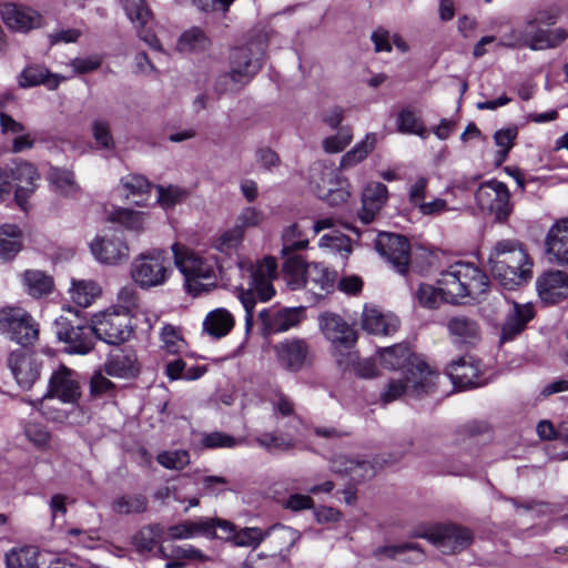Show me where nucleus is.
Wrapping results in <instances>:
<instances>
[{
    "instance_id": "f257e3e1",
    "label": "nucleus",
    "mask_w": 568,
    "mask_h": 568,
    "mask_svg": "<svg viewBox=\"0 0 568 568\" xmlns=\"http://www.w3.org/2000/svg\"><path fill=\"white\" fill-rule=\"evenodd\" d=\"M377 354L383 367L404 372V378L389 381L381 394V399L384 403H392L403 395L418 397L432 390L436 375L424 359L412 353L406 345L397 344L385 347Z\"/></svg>"
},
{
    "instance_id": "f03ea898",
    "label": "nucleus",
    "mask_w": 568,
    "mask_h": 568,
    "mask_svg": "<svg viewBox=\"0 0 568 568\" xmlns=\"http://www.w3.org/2000/svg\"><path fill=\"white\" fill-rule=\"evenodd\" d=\"M488 265L494 278L508 290H514L532 277L534 261L517 240L496 242L489 252Z\"/></svg>"
},
{
    "instance_id": "7ed1b4c3",
    "label": "nucleus",
    "mask_w": 568,
    "mask_h": 568,
    "mask_svg": "<svg viewBox=\"0 0 568 568\" xmlns=\"http://www.w3.org/2000/svg\"><path fill=\"white\" fill-rule=\"evenodd\" d=\"M446 303L462 304L465 298L479 301L489 288L488 276L475 264L458 261L440 272Z\"/></svg>"
},
{
    "instance_id": "20e7f679",
    "label": "nucleus",
    "mask_w": 568,
    "mask_h": 568,
    "mask_svg": "<svg viewBox=\"0 0 568 568\" xmlns=\"http://www.w3.org/2000/svg\"><path fill=\"white\" fill-rule=\"evenodd\" d=\"M263 59L262 43L252 42L234 48L229 57L230 70L216 78L215 91L225 94L242 90L261 70Z\"/></svg>"
},
{
    "instance_id": "39448f33",
    "label": "nucleus",
    "mask_w": 568,
    "mask_h": 568,
    "mask_svg": "<svg viewBox=\"0 0 568 568\" xmlns=\"http://www.w3.org/2000/svg\"><path fill=\"white\" fill-rule=\"evenodd\" d=\"M174 264L184 276L187 290L199 294L206 285L216 280L220 268L217 257L210 251L199 252L185 245L175 243L172 245Z\"/></svg>"
},
{
    "instance_id": "423d86ee",
    "label": "nucleus",
    "mask_w": 568,
    "mask_h": 568,
    "mask_svg": "<svg viewBox=\"0 0 568 568\" xmlns=\"http://www.w3.org/2000/svg\"><path fill=\"white\" fill-rule=\"evenodd\" d=\"M276 270L277 264L273 257H265L247 268L251 277L250 287L247 290L241 288L237 295L246 313L245 326L247 332L251 331L253 325L255 295H257L262 302H267L275 294L272 281L276 277Z\"/></svg>"
},
{
    "instance_id": "0eeeda50",
    "label": "nucleus",
    "mask_w": 568,
    "mask_h": 568,
    "mask_svg": "<svg viewBox=\"0 0 568 568\" xmlns=\"http://www.w3.org/2000/svg\"><path fill=\"white\" fill-rule=\"evenodd\" d=\"M171 274V258L168 252L161 248L142 252L131 263V278L142 290L164 285Z\"/></svg>"
},
{
    "instance_id": "6e6552de",
    "label": "nucleus",
    "mask_w": 568,
    "mask_h": 568,
    "mask_svg": "<svg viewBox=\"0 0 568 568\" xmlns=\"http://www.w3.org/2000/svg\"><path fill=\"white\" fill-rule=\"evenodd\" d=\"M339 170L324 162H316L310 168L308 179L313 191L332 206L346 203L351 196V184L341 176Z\"/></svg>"
},
{
    "instance_id": "1a4fd4ad",
    "label": "nucleus",
    "mask_w": 568,
    "mask_h": 568,
    "mask_svg": "<svg viewBox=\"0 0 568 568\" xmlns=\"http://www.w3.org/2000/svg\"><path fill=\"white\" fill-rule=\"evenodd\" d=\"M54 326L57 337L65 343L68 353L83 355L92 351L97 338L94 323L88 324L79 312L69 310L67 315L55 320Z\"/></svg>"
},
{
    "instance_id": "9d476101",
    "label": "nucleus",
    "mask_w": 568,
    "mask_h": 568,
    "mask_svg": "<svg viewBox=\"0 0 568 568\" xmlns=\"http://www.w3.org/2000/svg\"><path fill=\"white\" fill-rule=\"evenodd\" d=\"M0 328L22 346L33 345L39 337V324L29 312L17 306L0 311Z\"/></svg>"
},
{
    "instance_id": "9b49d317",
    "label": "nucleus",
    "mask_w": 568,
    "mask_h": 568,
    "mask_svg": "<svg viewBox=\"0 0 568 568\" xmlns=\"http://www.w3.org/2000/svg\"><path fill=\"white\" fill-rule=\"evenodd\" d=\"M475 200L479 210L496 221H505L511 212L510 192L500 181L490 180L479 185Z\"/></svg>"
},
{
    "instance_id": "f8f14e48",
    "label": "nucleus",
    "mask_w": 568,
    "mask_h": 568,
    "mask_svg": "<svg viewBox=\"0 0 568 568\" xmlns=\"http://www.w3.org/2000/svg\"><path fill=\"white\" fill-rule=\"evenodd\" d=\"M422 537L447 555L460 552L467 549L474 541L473 531L457 524L434 526L427 529Z\"/></svg>"
},
{
    "instance_id": "ddd939ff",
    "label": "nucleus",
    "mask_w": 568,
    "mask_h": 568,
    "mask_svg": "<svg viewBox=\"0 0 568 568\" xmlns=\"http://www.w3.org/2000/svg\"><path fill=\"white\" fill-rule=\"evenodd\" d=\"M97 338L110 345H119L126 342L133 333L131 317L126 313H120L116 308H109L94 315Z\"/></svg>"
},
{
    "instance_id": "4468645a",
    "label": "nucleus",
    "mask_w": 568,
    "mask_h": 568,
    "mask_svg": "<svg viewBox=\"0 0 568 568\" xmlns=\"http://www.w3.org/2000/svg\"><path fill=\"white\" fill-rule=\"evenodd\" d=\"M216 529L226 532V537L232 532V524L220 518L201 517L196 520H183L168 527L166 536L169 540L191 539L199 536L207 538H217Z\"/></svg>"
},
{
    "instance_id": "2eb2a0df",
    "label": "nucleus",
    "mask_w": 568,
    "mask_h": 568,
    "mask_svg": "<svg viewBox=\"0 0 568 568\" xmlns=\"http://www.w3.org/2000/svg\"><path fill=\"white\" fill-rule=\"evenodd\" d=\"M375 247L394 266L396 272L405 274L408 271L410 245L406 237L383 232L377 235Z\"/></svg>"
},
{
    "instance_id": "dca6fc26",
    "label": "nucleus",
    "mask_w": 568,
    "mask_h": 568,
    "mask_svg": "<svg viewBox=\"0 0 568 568\" xmlns=\"http://www.w3.org/2000/svg\"><path fill=\"white\" fill-rule=\"evenodd\" d=\"M124 11L131 22L134 24L139 38L151 49L162 51V45L155 33L148 28L152 21L153 14L146 0H121Z\"/></svg>"
},
{
    "instance_id": "f3484780",
    "label": "nucleus",
    "mask_w": 568,
    "mask_h": 568,
    "mask_svg": "<svg viewBox=\"0 0 568 568\" xmlns=\"http://www.w3.org/2000/svg\"><path fill=\"white\" fill-rule=\"evenodd\" d=\"M320 326L325 337L333 344L336 354L342 348H352L356 343L355 329L337 314L325 313L321 315Z\"/></svg>"
},
{
    "instance_id": "a211bd4d",
    "label": "nucleus",
    "mask_w": 568,
    "mask_h": 568,
    "mask_svg": "<svg viewBox=\"0 0 568 568\" xmlns=\"http://www.w3.org/2000/svg\"><path fill=\"white\" fill-rule=\"evenodd\" d=\"M539 298L545 304H557L568 298V273L560 270H548L536 280Z\"/></svg>"
},
{
    "instance_id": "6ab92c4d",
    "label": "nucleus",
    "mask_w": 568,
    "mask_h": 568,
    "mask_svg": "<svg viewBox=\"0 0 568 568\" xmlns=\"http://www.w3.org/2000/svg\"><path fill=\"white\" fill-rule=\"evenodd\" d=\"M526 48L532 51L554 49L560 45L568 37L562 28L546 29L527 17L525 22Z\"/></svg>"
},
{
    "instance_id": "aec40b11",
    "label": "nucleus",
    "mask_w": 568,
    "mask_h": 568,
    "mask_svg": "<svg viewBox=\"0 0 568 568\" xmlns=\"http://www.w3.org/2000/svg\"><path fill=\"white\" fill-rule=\"evenodd\" d=\"M268 334L285 332L297 326L304 318V307L265 308L258 314Z\"/></svg>"
},
{
    "instance_id": "412c9836",
    "label": "nucleus",
    "mask_w": 568,
    "mask_h": 568,
    "mask_svg": "<svg viewBox=\"0 0 568 568\" xmlns=\"http://www.w3.org/2000/svg\"><path fill=\"white\" fill-rule=\"evenodd\" d=\"M47 394L58 398L63 404H77L81 397V390L75 373L65 366H61L52 374Z\"/></svg>"
},
{
    "instance_id": "4be33fe9",
    "label": "nucleus",
    "mask_w": 568,
    "mask_h": 568,
    "mask_svg": "<svg viewBox=\"0 0 568 568\" xmlns=\"http://www.w3.org/2000/svg\"><path fill=\"white\" fill-rule=\"evenodd\" d=\"M280 364L286 369L300 371L311 358L310 346L305 339L287 338L275 346Z\"/></svg>"
},
{
    "instance_id": "5701e85b",
    "label": "nucleus",
    "mask_w": 568,
    "mask_h": 568,
    "mask_svg": "<svg viewBox=\"0 0 568 568\" xmlns=\"http://www.w3.org/2000/svg\"><path fill=\"white\" fill-rule=\"evenodd\" d=\"M0 14L8 28L20 32H28L41 24V16L22 4L4 3L0 8Z\"/></svg>"
},
{
    "instance_id": "b1692460",
    "label": "nucleus",
    "mask_w": 568,
    "mask_h": 568,
    "mask_svg": "<svg viewBox=\"0 0 568 568\" xmlns=\"http://www.w3.org/2000/svg\"><path fill=\"white\" fill-rule=\"evenodd\" d=\"M298 538L300 535L296 530L283 525H275L265 531V539L268 540L273 550V554L270 555L273 566H278L287 560L286 554Z\"/></svg>"
},
{
    "instance_id": "393cba45",
    "label": "nucleus",
    "mask_w": 568,
    "mask_h": 568,
    "mask_svg": "<svg viewBox=\"0 0 568 568\" xmlns=\"http://www.w3.org/2000/svg\"><path fill=\"white\" fill-rule=\"evenodd\" d=\"M9 367L22 389H29L40 376V366L33 356L24 351H17L9 356Z\"/></svg>"
},
{
    "instance_id": "a878e982",
    "label": "nucleus",
    "mask_w": 568,
    "mask_h": 568,
    "mask_svg": "<svg viewBox=\"0 0 568 568\" xmlns=\"http://www.w3.org/2000/svg\"><path fill=\"white\" fill-rule=\"evenodd\" d=\"M534 316L535 310L531 303L511 302L501 326V342L510 341L519 335Z\"/></svg>"
},
{
    "instance_id": "bb28decb",
    "label": "nucleus",
    "mask_w": 568,
    "mask_h": 568,
    "mask_svg": "<svg viewBox=\"0 0 568 568\" xmlns=\"http://www.w3.org/2000/svg\"><path fill=\"white\" fill-rule=\"evenodd\" d=\"M11 176L17 182L16 201L22 210H27V200L36 191L40 174L31 163H18L11 170Z\"/></svg>"
},
{
    "instance_id": "cd10ccee",
    "label": "nucleus",
    "mask_w": 568,
    "mask_h": 568,
    "mask_svg": "<svg viewBox=\"0 0 568 568\" xmlns=\"http://www.w3.org/2000/svg\"><path fill=\"white\" fill-rule=\"evenodd\" d=\"M446 327L450 338L456 344L475 345L481 338L479 323L466 315L449 317Z\"/></svg>"
},
{
    "instance_id": "c85d7f7f",
    "label": "nucleus",
    "mask_w": 568,
    "mask_h": 568,
    "mask_svg": "<svg viewBox=\"0 0 568 568\" xmlns=\"http://www.w3.org/2000/svg\"><path fill=\"white\" fill-rule=\"evenodd\" d=\"M388 199L387 186L381 182H372L366 185L362 194V210L359 219L363 223H371L381 212Z\"/></svg>"
},
{
    "instance_id": "c756f323",
    "label": "nucleus",
    "mask_w": 568,
    "mask_h": 568,
    "mask_svg": "<svg viewBox=\"0 0 568 568\" xmlns=\"http://www.w3.org/2000/svg\"><path fill=\"white\" fill-rule=\"evenodd\" d=\"M93 255L102 263L118 264L129 256V247L120 237L95 239L91 243Z\"/></svg>"
},
{
    "instance_id": "7c9ffc66",
    "label": "nucleus",
    "mask_w": 568,
    "mask_h": 568,
    "mask_svg": "<svg viewBox=\"0 0 568 568\" xmlns=\"http://www.w3.org/2000/svg\"><path fill=\"white\" fill-rule=\"evenodd\" d=\"M399 321L392 314H384L374 306H365L362 314V327L368 334L390 335L398 328Z\"/></svg>"
},
{
    "instance_id": "2f4dec72",
    "label": "nucleus",
    "mask_w": 568,
    "mask_h": 568,
    "mask_svg": "<svg viewBox=\"0 0 568 568\" xmlns=\"http://www.w3.org/2000/svg\"><path fill=\"white\" fill-rule=\"evenodd\" d=\"M454 384L460 387H478L485 383L480 379V364L473 358L462 357L448 366Z\"/></svg>"
},
{
    "instance_id": "473e14b6",
    "label": "nucleus",
    "mask_w": 568,
    "mask_h": 568,
    "mask_svg": "<svg viewBox=\"0 0 568 568\" xmlns=\"http://www.w3.org/2000/svg\"><path fill=\"white\" fill-rule=\"evenodd\" d=\"M336 273L321 263L307 264L305 287L316 297H322L332 291Z\"/></svg>"
},
{
    "instance_id": "72a5a7b5",
    "label": "nucleus",
    "mask_w": 568,
    "mask_h": 568,
    "mask_svg": "<svg viewBox=\"0 0 568 568\" xmlns=\"http://www.w3.org/2000/svg\"><path fill=\"white\" fill-rule=\"evenodd\" d=\"M149 215L145 212L114 206L105 210V220L119 224L125 230L142 233L148 224Z\"/></svg>"
},
{
    "instance_id": "f704fd0d",
    "label": "nucleus",
    "mask_w": 568,
    "mask_h": 568,
    "mask_svg": "<svg viewBox=\"0 0 568 568\" xmlns=\"http://www.w3.org/2000/svg\"><path fill=\"white\" fill-rule=\"evenodd\" d=\"M166 530L160 524L143 526L132 537V546L141 556H151L156 546L162 542Z\"/></svg>"
},
{
    "instance_id": "c9c22d12",
    "label": "nucleus",
    "mask_w": 568,
    "mask_h": 568,
    "mask_svg": "<svg viewBox=\"0 0 568 568\" xmlns=\"http://www.w3.org/2000/svg\"><path fill=\"white\" fill-rule=\"evenodd\" d=\"M336 363L344 371L353 372L361 378H374L378 375L376 363L372 358L361 359L354 352L335 354Z\"/></svg>"
},
{
    "instance_id": "e433bc0d",
    "label": "nucleus",
    "mask_w": 568,
    "mask_h": 568,
    "mask_svg": "<svg viewBox=\"0 0 568 568\" xmlns=\"http://www.w3.org/2000/svg\"><path fill=\"white\" fill-rule=\"evenodd\" d=\"M376 557L399 559L409 564H418L424 559V552L416 542H402L377 548L374 551Z\"/></svg>"
},
{
    "instance_id": "4c0bfd02",
    "label": "nucleus",
    "mask_w": 568,
    "mask_h": 568,
    "mask_svg": "<svg viewBox=\"0 0 568 568\" xmlns=\"http://www.w3.org/2000/svg\"><path fill=\"white\" fill-rule=\"evenodd\" d=\"M138 371L136 356L122 351L111 354L104 363V372L113 377L130 378Z\"/></svg>"
},
{
    "instance_id": "58836bf2",
    "label": "nucleus",
    "mask_w": 568,
    "mask_h": 568,
    "mask_svg": "<svg viewBox=\"0 0 568 568\" xmlns=\"http://www.w3.org/2000/svg\"><path fill=\"white\" fill-rule=\"evenodd\" d=\"M235 320L226 308L211 311L204 318L203 329L214 338L226 336L234 327Z\"/></svg>"
},
{
    "instance_id": "ea45409f",
    "label": "nucleus",
    "mask_w": 568,
    "mask_h": 568,
    "mask_svg": "<svg viewBox=\"0 0 568 568\" xmlns=\"http://www.w3.org/2000/svg\"><path fill=\"white\" fill-rule=\"evenodd\" d=\"M307 264L297 254L286 255L283 274L287 286L295 291L305 287Z\"/></svg>"
},
{
    "instance_id": "a19ab883",
    "label": "nucleus",
    "mask_w": 568,
    "mask_h": 568,
    "mask_svg": "<svg viewBox=\"0 0 568 568\" xmlns=\"http://www.w3.org/2000/svg\"><path fill=\"white\" fill-rule=\"evenodd\" d=\"M21 278L24 290L32 297L45 296L53 288L52 277L39 270H27Z\"/></svg>"
},
{
    "instance_id": "79ce46f5",
    "label": "nucleus",
    "mask_w": 568,
    "mask_h": 568,
    "mask_svg": "<svg viewBox=\"0 0 568 568\" xmlns=\"http://www.w3.org/2000/svg\"><path fill=\"white\" fill-rule=\"evenodd\" d=\"M61 80H64V78L58 74H50L48 70L42 67L32 65L21 72L19 84L23 88L45 84L50 90H54L59 87Z\"/></svg>"
},
{
    "instance_id": "37998d69",
    "label": "nucleus",
    "mask_w": 568,
    "mask_h": 568,
    "mask_svg": "<svg viewBox=\"0 0 568 568\" xmlns=\"http://www.w3.org/2000/svg\"><path fill=\"white\" fill-rule=\"evenodd\" d=\"M71 300L81 307L90 306L102 293L101 286L92 280H73Z\"/></svg>"
},
{
    "instance_id": "c03bdc74",
    "label": "nucleus",
    "mask_w": 568,
    "mask_h": 568,
    "mask_svg": "<svg viewBox=\"0 0 568 568\" xmlns=\"http://www.w3.org/2000/svg\"><path fill=\"white\" fill-rule=\"evenodd\" d=\"M21 231L16 224L0 226V261L13 258L21 250Z\"/></svg>"
},
{
    "instance_id": "a18cd8bd",
    "label": "nucleus",
    "mask_w": 568,
    "mask_h": 568,
    "mask_svg": "<svg viewBox=\"0 0 568 568\" xmlns=\"http://www.w3.org/2000/svg\"><path fill=\"white\" fill-rule=\"evenodd\" d=\"M39 551L32 546L14 547L4 555L6 568H39Z\"/></svg>"
},
{
    "instance_id": "49530a36",
    "label": "nucleus",
    "mask_w": 568,
    "mask_h": 568,
    "mask_svg": "<svg viewBox=\"0 0 568 568\" xmlns=\"http://www.w3.org/2000/svg\"><path fill=\"white\" fill-rule=\"evenodd\" d=\"M376 142V133H367L362 141L342 156L339 169L347 170L361 163L374 150Z\"/></svg>"
},
{
    "instance_id": "de8ad7c7",
    "label": "nucleus",
    "mask_w": 568,
    "mask_h": 568,
    "mask_svg": "<svg viewBox=\"0 0 568 568\" xmlns=\"http://www.w3.org/2000/svg\"><path fill=\"white\" fill-rule=\"evenodd\" d=\"M376 142V133H367L362 141L342 156L339 169L347 170L361 163L374 150Z\"/></svg>"
},
{
    "instance_id": "09e8293b",
    "label": "nucleus",
    "mask_w": 568,
    "mask_h": 568,
    "mask_svg": "<svg viewBox=\"0 0 568 568\" xmlns=\"http://www.w3.org/2000/svg\"><path fill=\"white\" fill-rule=\"evenodd\" d=\"M148 508L146 497L140 494L121 495L111 503V509L118 515L142 514Z\"/></svg>"
},
{
    "instance_id": "8fccbe9b",
    "label": "nucleus",
    "mask_w": 568,
    "mask_h": 568,
    "mask_svg": "<svg viewBox=\"0 0 568 568\" xmlns=\"http://www.w3.org/2000/svg\"><path fill=\"white\" fill-rule=\"evenodd\" d=\"M48 180L54 191L62 195H73L80 190L73 172L69 170L52 168L48 173Z\"/></svg>"
},
{
    "instance_id": "3c124183",
    "label": "nucleus",
    "mask_w": 568,
    "mask_h": 568,
    "mask_svg": "<svg viewBox=\"0 0 568 568\" xmlns=\"http://www.w3.org/2000/svg\"><path fill=\"white\" fill-rule=\"evenodd\" d=\"M211 44L210 39L200 28H191L184 31L178 41V50L181 52L204 51Z\"/></svg>"
},
{
    "instance_id": "603ef678",
    "label": "nucleus",
    "mask_w": 568,
    "mask_h": 568,
    "mask_svg": "<svg viewBox=\"0 0 568 568\" xmlns=\"http://www.w3.org/2000/svg\"><path fill=\"white\" fill-rule=\"evenodd\" d=\"M397 130L400 133L418 135L422 139H426L428 136V131L422 119L414 110L408 108L403 109L398 113Z\"/></svg>"
},
{
    "instance_id": "864d4df0",
    "label": "nucleus",
    "mask_w": 568,
    "mask_h": 568,
    "mask_svg": "<svg viewBox=\"0 0 568 568\" xmlns=\"http://www.w3.org/2000/svg\"><path fill=\"white\" fill-rule=\"evenodd\" d=\"M154 187L158 192L156 202L164 210H169L181 204L190 195L187 189L178 185H155Z\"/></svg>"
},
{
    "instance_id": "5fc2aeb1",
    "label": "nucleus",
    "mask_w": 568,
    "mask_h": 568,
    "mask_svg": "<svg viewBox=\"0 0 568 568\" xmlns=\"http://www.w3.org/2000/svg\"><path fill=\"white\" fill-rule=\"evenodd\" d=\"M60 400L49 394L32 402V405L51 422L62 423L68 418V412L60 407Z\"/></svg>"
},
{
    "instance_id": "6e6d98bb",
    "label": "nucleus",
    "mask_w": 568,
    "mask_h": 568,
    "mask_svg": "<svg viewBox=\"0 0 568 568\" xmlns=\"http://www.w3.org/2000/svg\"><path fill=\"white\" fill-rule=\"evenodd\" d=\"M255 443L268 452H288L295 447V439L275 432H266L255 437Z\"/></svg>"
},
{
    "instance_id": "4d7b16f0",
    "label": "nucleus",
    "mask_w": 568,
    "mask_h": 568,
    "mask_svg": "<svg viewBox=\"0 0 568 568\" xmlns=\"http://www.w3.org/2000/svg\"><path fill=\"white\" fill-rule=\"evenodd\" d=\"M226 532H223V535H217V537L225 539L232 538L234 545L240 547L255 548L265 539V531L256 527H246L234 532V527L232 526V532L229 537H226Z\"/></svg>"
},
{
    "instance_id": "13d9d810",
    "label": "nucleus",
    "mask_w": 568,
    "mask_h": 568,
    "mask_svg": "<svg viewBox=\"0 0 568 568\" xmlns=\"http://www.w3.org/2000/svg\"><path fill=\"white\" fill-rule=\"evenodd\" d=\"M442 286L440 276L437 280L436 287L429 284H420L415 294L418 303L426 308H437L442 303H446Z\"/></svg>"
},
{
    "instance_id": "bf43d9fd",
    "label": "nucleus",
    "mask_w": 568,
    "mask_h": 568,
    "mask_svg": "<svg viewBox=\"0 0 568 568\" xmlns=\"http://www.w3.org/2000/svg\"><path fill=\"white\" fill-rule=\"evenodd\" d=\"M282 242V254L284 256L293 255L295 252L304 250L308 245V240L303 236L297 224H292L284 230Z\"/></svg>"
},
{
    "instance_id": "052dcab7",
    "label": "nucleus",
    "mask_w": 568,
    "mask_h": 568,
    "mask_svg": "<svg viewBox=\"0 0 568 568\" xmlns=\"http://www.w3.org/2000/svg\"><path fill=\"white\" fill-rule=\"evenodd\" d=\"M243 237L244 234L242 233L241 227L234 226L216 237L213 243V247L225 255H231L237 250Z\"/></svg>"
},
{
    "instance_id": "680f3d73",
    "label": "nucleus",
    "mask_w": 568,
    "mask_h": 568,
    "mask_svg": "<svg viewBox=\"0 0 568 568\" xmlns=\"http://www.w3.org/2000/svg\"><path fill=\"white\" fill-rule=\"evenodd\" d=\"M353 140V132L349 126H341L338 131L322 141L323 150L326 153H339L344 151Z\"/></svg>"
},
{
    "instance_id": "e2e57ef3",
    "label": "nucleus",
    "mask_w": 568,
    "mask_h": 568,
    "mask_svg": "<svg viewBox=\"0 0 568 568\" xmlns=\"http://www.w3.org/2000/svg\"><path fill=\"white\" fill-rule=\"evenodd\" d=\"M151 186L149 180L140 174H128L120 180V189L125 197L146 194Z\"/></svg>"
},
{
    "instance_id": "0e129e2a",
    "label": "nucleus",
    "mask_w": 568,
    "mask_h": 568,
    "mask_svg": "<svg viewBox=\"0 0 568 568\" xmlns=\"http://www.w3.org/2000/svg\"><path fill=\"white\" fill-rule=\"evenodd\" d=\"M92 136L100 149L112 151L115 142L111 133L110 123L106 120L97 119L91 124Z\"/></svg>"
},
{
    "instance_id": "69168bd1",
    "label": "nucleus",
    "mask_w": 568,
    "mask_h": 568,
    "mask_svg": "<svg viewBox=\"0 0 568 568\" xmlns=\"http://www.w3.org/2000/svg\"><path fill=\"white\" fill-rule=\"evenodd\" d=\"M518 135V129L516 126H509L500 129L495 132L494 140L496 145L500 149L497 152V163H503L510 149L514 146V142Z\"/></svg>"
},
{
    "instance_id": "338daca9",
    "label": "nucleus",
    "mask_w": 568,
    "mask_h": 568,
    "mask_svg": "<svg viewBox=\"0 0 568 568\" xmlns=\"http://www.w3.org/2000/svg\"><path fill=\"white\" fill-rule=\"evenodd\" d=\"M156 462L168 469L181 470L190 464L187 450H165L156 456Z\"/></svg>"
},
{
    "instance_id": "774afa93",
    "label": "nucleus",
    "mask_w": 568,
    "mask_h": 568,
    "mask_svg": "<svg viewBox=\"0 0 568 568\" xmlns=\"http://www.w3.org/2000/svg\"><path fill=\"white\" fill-rule=\"evenodd\" d=\"M568 241V217L557 220L545 239L546 252Z\"/></svg>"
}]
</instances>
